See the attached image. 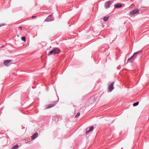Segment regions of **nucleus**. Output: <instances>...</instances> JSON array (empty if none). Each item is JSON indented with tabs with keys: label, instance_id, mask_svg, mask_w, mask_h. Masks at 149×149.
I'll return each mask as SVG.
<instances>
[{
	"label": "nucleus",
	"instance_id": "1",
	"mask_svg": "<svg viewBox=\"0 0 149 149\" xmlns=\"http://www.w3.org/2000/svg\"><path fill=\"white\" fill-rule=\"evenodd\" d=\"M60 52V50L59 48L57 47H54L49 52L48 55H49L52 54H58Z\"/></svg>",
	"mask_w": 149,
	"mask_h": 149
},
{
	"label": "nucleus",
	"instance_id": "2",
	"mask_svg": "<svg viewBox=\"0 0 149 149\" xmlns=\"http://www.w3.org/2000/svg\"><path fill=\"white\" fill-rule=\"evenodd\" d=\"M113 2L112 0H109L105 2V7L106 8H108L110 7V6Z\"/></svg>",
	"mask_w": 149,
	"mask_h": 149
},
{
	"label": "nucleus",
	"instance_id": "3",
	"mask_svg": "<svg viewBox=\"0 0 149 149\" xmlns=\"http://www.w3.org/2000/svg\"><path fill=\"white\" fill-rule=\"evenodd\" d=\"M54 20V17L52 14L49 15L45 19V21L46 22H50L53 21Z\"/></svg>",
	"mask_w": 149,
	"mask_h": 149
},
{
	"label": "nucleus",
	"instance_id": "4",
	"mask_svg": "<svg viewBox=\"0 0 149 149\" xmlns=\"http://www.w3.org/2000/svg\"><path fill=\"white\" fill-rule=\"evenodd\" d=\"M12 61V60H6L4 61L3 64L6 66H8L10 65V62Z\"/></svg>",
	"mask_w": 149,
	"mask_h": 149
},
{
	"label": "nucleus",
	"instance_id": "5",
	"mask_svg": "<svg viewBox=\"0 0 149 149\" xmlns=\"http://www.w3.org/2000/svg\"><path fill=\"white\" fill-rule=\"evenodd\" d=\"M114 82H113L111 83L110 85L109 86V92H110L114 88L113 87V84Z\"/></svg>",
	"mask_w": 149,
	"mask_h": 149
},
{
	"label": "nucleus",
	"instance_id": "6",
	"mask_svg": "<svg viewBox=\"0 0 149 149\" xmlns=\"http://www.w3.org/2000/svg\"><path fill=\"white\" fill-rule=\"evenodd\" d=\"M139 11L138 9H134L133 10L131 11L130 13V14L133 15L138 13Z\"/></svg>",
	"mask_w": 149,
	"mask_h": 149
},
{
	"label": "nucleus",
	"instance_id": "7",
	"mask_svg": "<svg viewBox=\"0 0 149 149\" xmlns=\"http://www.w3.org/2000/svg\"><path fill=\"white\" fill-rule=\"evenodd\" d=\"M56 104V102H54L52 104H48L47 106V107L46 108L47 109V108H50L51 107H53Z\"/></svg>",
	"mask_w": 149,
	"mask_h": 149
},
{
	"label": "nucleus",
	"instance_id": "8",
	"mask_svg": "<svg viewBox=\"0 0 149 149\" xmlns=\"http://www.w3.org/2000/svg\"><path fill=\"white\" fill-rule=\"evenodd\" d=\"M115 8H119L122 7V5L120 3H117L114 5Z\"/></svg>",
	"mask_w": 149,
	"mask_h": 149
},
{
	"label": "nucleus",
	"instance_id": "9",
	"mask_svg": "<svg viewBox=\"0 0 149 149\" xmlns=\"http://www.w3.org/2000/svg\"><path fill=\"white\" fill-rule=\"evenodd\" d=\"M38 133L37 132L35 133L31 136V139H35L38 136Z\"/></svg>",
	"mask_w": 149,
	"mask_h": 149
},
{
	"label": "nucleus",
	"instance_id": "10",
	"mask_svg": "<svg viewBox=\"0 0 149 149\" xmlns=\"http://www.w3.org/2000/svg\"><path fill=\"white\" fill-rule=\"evenodd\" d=\"M134 56L133 55L130 57V58L127 60V62H133L134 61V59H133V58L134 57Z\"/></svg>",
	"mask_w": 149,
	"mask_h": 149
},
{
	"label": "nucleus",
	"instance_id": "11",
	"mask_svg": "<svg viewBox=\"0 0 149 149\" xmlns=\"http://www.w3.org/2000/svg\"><path fill=\"white\" fill-rule=\"evenodd\" d=\"M142 52V50H139V51H137L136 52H135L133 54V55L134 56L135 55H138L140 53H141Z\"/></svg>",
	"mask_w": 149,
	"mask_h": 149
},
{
	"label": "nucleus",
	"instance_id": "12",
	"mask_svg": "<svg viewBox=\"0 0 149 149\" xmlns=\"http://www.w3.org/2000/svg\"><path fill=\"white\" fill-rule=\"evenodd\" d=\"M18 147H19L18 145L17 144V145H15L14 146H13L12 147L11 149H17L18 148Z\"/></svg>",
	"mask_w": 149,
	"mask_h": 149
},
{
	"label": "nucleus",
	"instance_id": "13",
	"mask_svg": "<svg viewBox=\"0 0 149 149\" xmlns=\"http://www.w3.org/2000/svg\"><path fill=\"white\" fill-rule=\"evenodd\" d=\"M109 18V16L105 17L103 18V20H104V21H107L108 20Z\"/></svg>",
	"mask_w": 149,
	"mask_h": 149
},
{
	"label": "nucleus",
	"instance_id": "14",
	"mask_svg": "<svg viewBox=\"0 0 149 149\" xmlns=\"http://www.w3.org/2000/svg\"><path fill=\"white\" fill-rule=\"evenodd\" d=\"M139 103V102H136L134 103L133 104V106H137Z\"/></svg>",
	"mask_w": 149,
	"mask_h": 149
},
{
	"label": "nucleus",
	"instance_id": "15",
	"mask_svg": "<svg viewBox=\"0 0 149 149\" xmlns=\"http://www.w3.org/2000/svg\"><path fill=\"white\" fill-rule=\"evenodd\" d=\"M21 39L24 41L25 42L26 41V38L24 36L22 37L21 38Z\"/></svg>",
	"mask_w": 149,
	"mask_h": 149
},
{
	"label": "nucleus",
	"instance_id": "16",
	"mask_svg": "<svg viewBox=\"0 0 149 149\" xmlns=\"http://www.w3.org/2000/svg\"><path fill=\"white\" fill-rule=\"evenodd\" d=\"M94 129V127L93 126H92L91 127H90L89 128V131H92Z\"/></svg>",
	"mask_w": 149,
	"mask_h": 149
},
{
	"label": "nucleus",
	"instance_id": "17",
	"mask_svg": "<svg viewBox=\"0 0 149 149\" xmlns=\"http://www.w3.org/2000/svg\"><path fill=\"white\" fill-rule=\"evenodd\" d=\"M80 115V113L79 112L78 113L76 114V115L75 116V118H77Z\"/></svg>",
	"mask_w": 149,
	"mask_h": 149
},
{
	"label": "nucleus",
	"instance_id": "18",
	"mask_svg": "<svg viewBox=\"0 0 149 149\" xmlns=\"http://www.w3.org/2000/svg\"><path fill=\"white\" fill-rule=\"evenodd\" d=\"M91 131H89V130H88L86 132V134L87 135Z\"/></svg>",
	"mask_w": 149,
	"mask_h": 149
},
{
	"label": "nucleus",
	"instance_id": "19",
	"mask_svg": "<svg viewBox=\"0 0 149 149\" xmlns=\"http://www.w3.org/2000/svg\"><path fill=\"white\" fill-rule=\"evenodd\" d=\"M137 55H135L133 58V59H135L136 58V56Z\"/></svg>",
	"mask_w": 149,
	"mask_h": 149
},
{
	"label": "nucleus",
	"instance_id": "20",
	"mask_svg": "<svg viewBox=\"0 0 149 149\" xmlns=\"http://www.w3.org/2000/svg\"><path fill=\"white\" fill-rule=\"evenodd\" d=\"M137 55H135L133 58V59H135L136 58V56Z\"/></svg>",
	"mask_w": 149,
	"mask_h": 149
},
{
	"label": "nucleus",
	"instance_id": "21",
	"mask_svg": "<svg viewBox=\"0 0 149 149\" xmlns=\"http://www.w3.org/2000/svg\"><path fill=\"white\" fill-rule=\"evenodd\" d=\"M4 25H5V24H1V25H0V26H4Z\"/></svg>",
	"mask_w": 149,
	"mask_h": 149
},
{
	"label": "nucleus",
	"instance_id": "22",
	"mask_svg": "<svg viewBox=\"0 0 149 149\" xmlns=\"http://www.w3.org/2000/svg\"><path fill=\"white\" fill-rule=\"evenodd\" d=\"M36 17V16H32V18H34Z\"/></svg>",
	"mask_w": 149,
	"mask_h": 149
},
{
	"label": "nucleus",
	"instance_id": "23",
	"mask_svg": "<svg viewBox=\"0 0 149 149\" xmlns=\"http://www.w3.org/2000/svg\"><path fill=\"white\" fill-rule=\"evenodd\" d=\"M22 28V27L21 26H19L18 27V29H21Z\"/></svg>",
	"mask_w": 149,
	"mask_h": 149
},
{
	"label": "nucleus",
	"instance_id": "24",
	"mask_svg": "<svg viewBox=\"0 0 149 149\" xmlns=\"http://www.w3.org/2000/svg\"><path fill=\"white\" fill-rule=\"evenodd\" d=\"M123 149V148H121V149Z\"/></svg>",
	"mask_w": 149,
	"mask_h": 149
}]
</instances>
